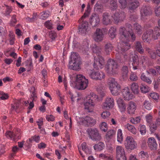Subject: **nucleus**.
Here are the masks:
<instances>
[{
	"label": "nucleus",
	"instance_id": "f257e3e1",
	"mask_svg": "<svg viewBox=\"0 0 160 160\" xmlns=\"http://www.w3.org/2000/svg\"><path fill=\"white\" fill-rule=\"evenodd\" d=\"M132 26L130 24H127L125 27H121L119 30L120 35V45H118L117 51L118 53H122L127 51L131 47L130 44L128 42L131 40L133 42L135 39L136 36L133 32L130 31Z\"/></svg>",
	"mask_w": 160,
	"mask_h": 160
},
{
	"label": "nucleus",
	"instance_id": "f03ea898",
	"mask_svg": "<svg viewBox=\"0 0 160 160\" xmlns=\"http://www.w3.org/2000/svg\"><path fill=\"white\" fill-rule=\"evenodd\" d=\"M92 50L93 53L94 62L93 66L97 69H102L104 65V60L100 56L101 48L95 44H93L91 46Z\"/></svg>",
	"mask_w": 160,
	"mask_h": 160
},
{
	"label": "nucleus",
	"instance_id": "7ed1b4c3",
	"mask_svg": "<svg viewBox=\"0 0 160 160\" xmlns=\"http://www.w3.org/2000/svg\"><path fill=\"white\" fill-rule=\"evenodd\" d=\"M98 98V96L93 92L87 95L84 98L85 109L88 112H92Z\"/></svg>",
	"mask_w": 160,
	"mask_h": 160
},
{
	"label": "nucleus",
	"instance_id": "20e7f679",
	"mask_svg": "<svg viewBox=\"0 0 160 160\" xmlns=\"http://www.w3.org/2000/svg\"><path fill=\"white\" fill-rule=\"evenodd\" d=\"M90 11V6H88L87 11L84 13V15L82 16L81 18L79 20V22L81 23V25L79 28V32L83 35L87 34L90 29V27L89 26L88 23L85 20L86 18L89 15Z\"/></svg>",
	"mask_w": 160,
	"mask_h": 160
},
{
	"label": "nucleus",
	"instance_id": "39448f33",
	"mask_svg": "<svg viewBox=\"0 0 160 160\" xmlns=\"http://www.w3.org/2000/svg\"><path fill=\"white\" fill-rule=\"evenodd\" d=\"M75 81L72 83V86L79 90H85L88 87V80L81 74L77 75Z\"/></svg>",
	"mask_w": 160,
	"mask_h": 160
},
{
	"label": "nucleus",
	"instance_id": "423d86ee",
	"mask_svg": "<svg viewBox=\"0 0 160 160\" xmlns=\"http://www.w3.org/2000/svg\"><path fill=\"white\" fill-rule=\"evenodd\" d=\"M160 36V29L157 27L153 30L149 29L143 34L142 39L144 42H150L152 40H156Z\"/></svg>",
	"mask_w": 160,
	"mask_h": 160
},
{
	"label": "nucleus",
	"instance_id": "0eeeda50",
	"mask_svg": "<svg viewBox=\"0 0 160 160\" xmlns=\"http://www.w3.org/2000/svg\"><path fill=\"white\" fill-rule=\"evenodd\" d=\"M118 66L117 62L113 59H109L105 66L106 72L110 75H113L117 73Z\"/></svg>",
	"mask_w": 160,
	"mask_h": 160
},
{
	"label": "nucleus",
	"instance_id": "6e6552de",
	"mask_svg": "<svg viewBox=\"0 0 160 160\" xmlns=\"http://www.w3.org/2000/svg\"><path fill=\"white\" fill-rule=\"evenodd\" d=\"M108 84L109 86L112 94L114 95H117L120 92V86L113 78H109L108 81Z\"/></svg>",
	"mask_w": 160,
	"mask_h": 160
},
{
	"label": "nucleus",
	"instance_id": "1a4fd4ad",
	"mask_svg": "<svg viewBox=\"0 0 160 160\" xmlns=\"http://www.w3.org/2000/svg\"><path fill=\"white\" fill-rule=\"evenodd\" d=\"M71 68L75 70L78 71L81 69V60L78 54L76 52L72 53L71 55Z\"/></svg>",
	"mask_w": 160,
	"mask_h": 160
},
{
	"label": "nucleus",
	"instance_id": "9d476101",
	"mask_svg": "<svg viewBox=\"0 0 160 160\" xmlns=\"http://www.w3.org/2000/svg\"><path fill=\"white\" fill-rule=\"evenodd\" d=\"M76 120L80 125L86 126H92L96 123V120L89 117H86L84 118L77 117Z\"/></svg>",
	"mask_w": 160,
	"mask_h": 160
},
{
	"label": "nucleus",
	"instance_id": "9b49d317",
	"mask_svg": "<svg viewBox=\"0 0 160 160\" xmlns=\"http://www.w3.org/2000/svg\"><path fill=\"white\" fill-rule=\"evenodd\" d=\"M125 60L128 62H132V65L134 70L139 68V64L138 60V56L132 53H130L129 56H128L126 54L124 55Z\"/></svg>",
	"mask_w": 160,
	"mask_h": 160
},
{
	"label": "nucleus",
	"instance_id": "f8f14e48",
	"mask_svg": "<svg viewBox=\"0 0 160 160\" xmlns=\"http://www.w3.org/2000/svg\"><path fill=\"white\" fill-rule=\"evenodd\" d=\"M125 146L127 149L133 150L136 148L137 144L132 136H128L125 138Z\"/></svg>",
	"mask_w": 160,
	"mask_h": 160
},
{
	"label": "nucleus",
	"instance_id": "ddd939ff",
	"mask_svg": "<svg viewBox=\"0 0 160 160\" xmlns=\"http://www.w3.org/2000/svg\"><path fill=\"white\" fill-rule=\"evenodd\" d=\"M87 132L90 138L92 140H99L101 139V136L98 129L96 128H90L87 130Z\"/></svg>",
	"mask_w": 160,
	"mask_h": 160
},
{
	"label": "nucleus",
	"instance_id": "4468645a",
	"mask_svg": "<svg viewBox=\"0 0 160 160\" xmlns=\"http://www.w3.org/2000/svg\"><path fill=\"white\" fill-rule=\"evenodd\" d=\"M88 41L87 39H85L83 41L82 46H80V44L77 42L76 39H74L73 42L72 47L74 48H82V49H84L83 50L86 52L88 50Z\"/></svg>",
	"mask_w": 160,
	"mask_h": 160
},
{
	"label": "nucleus",
	"instance_id": "2eb2a0df",
	"mask_svg": "<svg viewBox=\"0 0 160 160\" xmlns=\"http://www.w3.org/2000/svg\"><path fill=\"white\" fill-rule=\"evenodd\" d=\"M114 105V100L112 98L107 97L102 104V108L108 110L113 108Z\"/></svg>",
	"mask_w": 160,
	"mask_h": 160
},
{
	"label": "nucleus",
	"instance_id": "dca6fc26",
	"mask_svg": "<svg viewBox=\"0 0 160 160\" xmlns=\"http://www.w3.org/2000/svg\"><path fill=\"white\" fill-rule=\"evenodd\" d=\"M90 77L92 79L95 80H102L105 78L104 73L100 71L96 72L93 70H91L89 72Z\"/></svg>",
	"mask_w": 160,
	"mask_h": 160
},
{
	"label": "nucleus",
	"instance_id": "f3484780",
	"mask_svg": "<svg viewBox=\"0 0 160 160\" xmlns=\"http://www.w3.org/2000/svg\"><path fill=\"white\" fill-rule=\"evenodd\" d=\"M122 97L125 100L129 101L132 99L133 95L130 92V89L128 87L124 88L122 91Z\"/></svg>",
	"mask_w": 160,
	"mask_h": 160
},
{
	"label": "nucleus",
	"instance_id": "a211bd4d",
	"mask_svg": "<svg viewBox=\"0 0 160 160\" xmlns=\"http://www.w3.org/2000/svg\"><path fill=\"white\" fill-rule=\"evenodd\" d=\"M112 17L116 23H118L123 21L126 17V14L123 12L120 13L116 12L114 13Z\"/></svg>",
	"mask_w": 160,
	"mask_h": 160
},
{
	"label": "nucleus",
	"instance_id": "6ab92c4d",
	"mask_svg": "<svg viewBox=\"0 0 160 160\" xmlns=\"http://www.w3.org/2000/svg\"><path fill=\"white\" fill-rule=\"evenodd\" d=\"M103 38L104 34L102 30L100 28L97 29L93 36V39L96 42H98L102 41Z\"/></svg>",
	"mask_w": 160,
	"mask_h": 160
},
{
	"label": "nucleus",
	"instance_id": "aec40b11",
	"mask_svg": "<svg viewBox=\"0 0 160 160\" xmlns=\"http://www.w3.org/2000/svg\"><path fill=\"white\" fill-rule=\"evenodd\" d=\"M32 91L31 92V96L32 98V101L29 102L28 101H27L24 102V104L26 106H27L29 104V106L28 108L29 109H32L33 108L34 106L33 101H35L37 98L36 93L34 91L35 90L34 88L32 87Z\"/></svg>",
	"mask_w": 160,
	"mask_h": 160
},
{
	"label": "nucleus",
	"instance_id": "412c9836",
	"mask_svg": "<svg viewBox=\"0 0 160 160\" xmlns=\"http://www.w3.org/2000/svg\"><path fill=\"white\" fill-rule=\"evenodd\" d=\"M152 13V10L149 7L143 6L142 7L140 11L141 16L142 19H145L146 16L150 15Z\"/></svg>",
	"mask_w": 160,
	"mask_h": 160
},
{
	"label": "nucleus",
	"instance_id": "4be33fe9",
	"mask_svg": "<svg viewBox=\"0 0 160 160\" xmlns=\"http://www.w3.org/2000/svg\"><path fill=\"white\" fill-rule=\"evenodd\" d=\"M137 108L136 103L132 101L129 102L127 105V112L129 114H134Z\"/></svg>",
	"mask_w": 160,
	"mask_h": 160
},
{
	"label": "nucleus",
	"instance_id": "5701e85b",
	"mask_svg": "<svg viewBox=\"0 0 160 160\" xmlns=\"http://www.w3.org/2000/svg\"><path fill=\"white\" fill-rule=\"evenodd\" d=\"M139 5V2L137 0H131L129 2L128 4L129 11L131 12H134Z\"/></svg>",
	"mask_w": 160,
	"mask_h": 160
},
{
	"label": "nucleus",
	"instance_id": "b1692460",
	"mask_svg": "<svg viewBox=\"0 0 160 160\" xmlns=\"http://www.w3.org/2000/svg\"><path fill=\"white\" fill-rule=\"evenodd\" d=\"M117 102L120 111L122 112H124L126 110V106L123 99L121 98H118Z\"/></svg>",
	"mask_w": 160,
	"mask_h": 160
},
{
	"label": "nucleus",
	"instance_id": "393cba45",
	"mask_svg": "<svg viewBox=\"0 0 160 160\" xmlns=\"http://www.w3.org/2000/svg\"><path fill=\"white\" fill-rule=\"evenodd\" d=\"M100 18L98 15L93 14L90 18V22L91 24L94 26H96L100 22Z\"/></svg>",
	"mask_w": 160,
	"mask_h": 160
},
{
	"label": "nucleus",
	"instance_id": "a878e982",
	"mask_svg": "<svg viewBox=\"0 0 160 160\" xmlns=\"http://www.w3.org/2000/svg\"><path fill=\"white\" fill-rule=\"evenodd\" d=\"M148 143L149 148L152 150L157 149L158 144L155 139L153 137H151L148 138Z\"/></svg>",
	"mask_w": 160,
	"mask_h": 160
},
{
	"label": "nucleus",
	"instance_id": "bb28decb",
	"mask_svg": "<svg viewBox=\"0 0 160 160\" xmlns=\"http://www.w3.org/2000/svg\"><path fill=\"white\" fill-rule=\"evenodd\" d=\"M116 150V157H119L122 155H125V150L122 146H117Z\"/></svg>",
	"mask_w": 160,
	"mask_h": 160
},
{
	"label": "nucleus",
	"instance_id": "cd10ccee",
	"mask_svg": "<svg viewBox=\"0 0 160 160\" xmlns=\"http://www.w3.org/2000/svg\"><path fill=\"white\" fill-rule=\"evenodd\" d=\"M102 22L104 24L108 25L111 22L110 17L108 13H103L102 16Z\"/></svg>",
	"mask_w": 160,
	"mask_h": 160
},
{
	"label": "nucleus",
	"instance_id": "c85d7f7f",
	"mask_svg": "<svg viewBox=\"0 0 160 160\" xmlns=\"http://www.w3.org/2000/svg\"><path fill=\"white\" fill-rule=\"evenodd\" d=\"M116 134V131L113 129L109 130L106 133L105 138L109 142Z\"/></svg>",
	"mask_w": 160,
	"mask_h": 160
},
{
	"label": "nucleus",
	"instance_id": "c756f323",
	"mask_svg": "<svg viewBox=\"0 0 160 160\" xmlns=\"http://www.w3.org/2000/svg\"><path fill=\"white\" fill-rule=\"evenodd\" d=\"M117 141L119 143L122 144L123 141L122 131V129H119L117 131Z\"/></svg>",
	"mask_w": 160,
	"mask_h": 160
},
{
	"label": "nucleus",
	"instance_id": "7c9ffc66",
	"mask_svg": "<svg viewBox=\"0 0 160 160\" xmlns=\"http://www.w3.org/2000/svg\"><path fill=\"white\" fill-rule=\"evenodd\" d=\"M40 138L39 136H35L27 140L26 142L27 144L26 145L28 147H30V144L32 142L33 140H34L37 142H38L40 141Z\"/></svg>",
	"mask_w": 160,
	"mask_h": 160
},
{
	"label": "nucleus",
	"instance_id": "2f4dec72",
	"mask_svg": "<svg viewBox=\"0 0 160 160\" xmlns=\"http://www.w3.org/2000/svg\"><path fill=\"white\" fill-rule=\"evenodd\" d=\"M99 158L104 159L112 160L113 158V156L112 155H109L106 153H101L99 154Z\"/></svg>",
	"mask_w": 160,
	"mask_h": 160
},
{
	"label": "nucleus",
	"instance_id": "473e14b6",
	"mask_svg": "<svg viewBox=\"0 0 160 160\" xmlns=\"http://www.w3.org/2000/svg\"><path fill=\"white\" fill-rule=\"evenodd\" d=\"M138 156L139 158L142 160H146L149 157L148 152L143 151L140 152L138 153Z\"/></svg>",
	"mask_w": 160,
	"mask_h": 160
},
{
	"label": "nucleus",
	"instance_id": "72a5a7b5",
	"mask_svg": "<svg viewBox=\"0 0 160 160\" xmlns=\"http://www.w3.org/2000/svg\"><path fill=\"white\" fill-rule=\"evenodd\" d=\"M156 122H155L153 123V122H152V123L148 125L150 129L153 131L157 128L158 126L160 125V118L157 119Z\"/></svg>",
	"mask_w": 160,
	"mask_h": 160
},
{
	"label": "nucleus",
	"instance_id": "f704fd0d",
	"mask_svg": "<svg viewBox=\"0 0 160 160\" xmlns=\"http://www.w3.org/2000/svg\"><path fill=\"white\" fill-rule=\"evenodd\" d=\"M99 128L102 132H106L108 130V125L105 122H102L99 125Z\"/></svg>",
	"mask_w": 160,
	"mask_h": 160
},
{
	"label": "nucleus",
	"instance_id": "c9c22d12",
	"mask_svg": "<svg viewBox=\"0 0 160 160\" xmlns=\"http://www.w3.org/2000/svg\"><path fill=\"white\" fill-rule=\"evenodd\" d=\"M125 127L132 133L134 134H136L137 130L136 128L133 126L129 123H128L125 125Z\"/></svg>",
	"mask_w": 160,
	"mask_h": 160
},
{
	"label": "nucleus",
	"instance_id": "e433bc0d",
	"mask_svg": "<svg viewBox=\"0 0 160 160\" xmlns=\"http://www.w3.org/2000/svg\"><path fill=\"white\" fill-rule=\"evenodd\" d=\"M134 30L135 32L138 35L141 34L142 33V31L141 29V27L138 23H135L134 24Z\"/></svg>",
	"mask_w": 160,
	"mask_h": 160
},
{
	"label": "nucleus",
	"instance_id": "4c0bfd02",
	"mask_svg": "<svg viewBox=\"0 0 160 160\" xmlns=\"http://www.w3.org/2000/svg\"><path fill=\"white\" fill-rule=\"evenodd\" d=\"M105 147V145L102 142H100L97 144H95L94 146V149L96 151L102 150Z\"/></svg>",
	"mask_w": 160,
	"mask_h": 160
},
{
	"label": "nucleus",
	"instance_id": "58836bf2",
	"mask_svg": "<svg viewBox=\"0 0 160 160\" xmlns=\"http://www.w3.org/2000/svg\"><path fill=\"white\" fill-rule=\"evenodd\" d=\"M131 88L134 94H138V84L136 83H133L131 85Z\"/></svg>",
	"mask_w": 160,
	"mask_h": 160
},
{
	"label": "nucleus",
	"instance_id": "ea45409f",
	"mask_svg": "<svg viewBox=\"0 0 160 160\" xmlns=\"http://www.w3.org/2000/svg\"><path fill=\"white\" fill-rule=\"evenodd\" d=\"M116 28L115 27H111L109 30V35L112 38H114L116 36Z\"/></svg>",
	"mask_w": 160,
	"mask_h": 160
},
{
	"label": "nucleus",
	"instance_id": "a19ab883",
	"mask_svg": "<svg viewBox=\"0 0 160 160\" xmlns=\"http://www.w3.org/2000/svg\"><path fill=\"white\" fill-rule=\"evenodd\" d=\"M140 88L141 92L143 93H147L150 91V88L145 84H142Z\"/></svg>",
	"mask_w": 160,
	"mask_h": 160
},
{
	"label": "nucleus",
	"instance_id": "79ce46f5",
	"mask_svg": "<svg viewBox=\"0 0 160 160\" xmlns=\"http://www.w3.org/2000/svg\"><path fill=\"white\" fill-rule=\"evenodd\" d=\"M141 78L143 81L149 84H151L152 82V80L149 78L146 77L144 73L141 74Z\"/></svg>",
	"mask_w": 160,
	"mask_h": 160
},
{
	"label": "nucleus",
	"instance_id": "37998d69",
	"mask_svg": "<svg viewBox=\"0 0 160 160\" xmlns=\"http://www.w3.org/2000/svg\"><path fill=\"white\" fill-rule=\"evenodd\" d=\"M143 106L144 108L148 110H151L152 108L151 103L149 101L147 100H145L144 102Z\"/></svg>",
	"mask_w": 160,
	"mask_h": 160
},
{
	"label": "nucleus",
	"instance_id": "c03bdc74",
	"mask_svg": "<svg viewBox=\"0 0 160 160\" xmlns=\"http://www.w3.org/2000/svg\"><path fill=\"white\" fill-rule=\"evenodd\" d=\"M136 49L140 53H143L144 50L142 46L141 43L139 42H137L135 44Z\"/></svg>",
	"mask_w": 160,
	"mask_h": 160
},
{
	"label": "nucleus",
	"instance_id": "a18cd8bd",
	"mask_svg": "<svg viewBox=\"0 0 160 160\" xmlns=\"http://www.w3.org/2000/svg\"><path fill=\"white\" fill-rule=\"evenodd\" d=\"M117 4L116 1L112 0L110 1L109 7L112 10H115L117 8Z\"/></svg>",
	"mask_w": 160,
	"mask_h": 160
},
{
	"label": "nucleus",
	"instance_id": "49530a36",
	"mask_svg": "<svg viewBox=\"0 0 160 160\" xmlns=\"http://www.w3.org/2000/svg\"><path fill=\"white\" fill-rule=\"evenodd\" d=\"M82 150L86 154L90 153L91 151L88 148L86 143L85 142H83L82 144Z\"/></svg>",
	"mask_w": 160,
	"mask_h": 160
},
{
	"label": "nucleus",
	"instance_id": "de8ad7c7",
	"mask_svg": "<svg viewBox=\"0 0 160 160\" xmlns=\"http://www.w3.org/2000/svg\"><path fill=\"white\" fill-rule=\"evenodd\" d=\"M138 129L141 134L144 135L146 134V129L145 125L140 124L138 126Z\"/></svg>",
	"mask_w": 160,
	"mask_h": 160
},
{
	"label": "nucleus",
	"instance_id": "09e8293b",
	"mask_svg": "<svg viewBox=\"0 0 160 160\" xmlns=\"http://www.w3.org/2000/svg\"><path fill=\"white\" fill-rule=\"evenodd\" d=\"M5 135L7 137L9 138L12 140L14 139L15 137H18L17 134L15 135L12 132L9 131L7 132L6 133Z\"/></svg>",
	"mask_w": 160,
	"mask_h": 160
},
{
	"label": "nucleus",
	"instance_id": "8fccbe9b",
	"mask_svg": "<svg viewBox=\"0 0 160 160\" xmlns=\"http://www.w3.org/2000/svg\"><path fill=\"white\" fill-rule=\"evenodd\" d=\"M146 50L149 53L152 58L154 59L156 58V55L153 50L150 49L148 48H147Z\"/></svg>",
	"mask_w": 160,
	"mask_h": 160
},
{
	"label": "nucleus",
	"instance_id": "3c124183",
	"mask_svg": "<svg viewBox=\"0 0 160 160\" xmlns=\"http://www.w3.org/2000/svg\"><path fill=\"white\" fill-rule=\"evenodd\" d=\"M113 48V47L110 43H107L105 46V50L106 53L108 54L111 51Z\"/></svg>",
	"mask_w": 160,
	"mask_h": 160
},
{
	"label": "nucleus",
	"instance_id": "603ef678",
	"mask_svg": "<svg viewBox=\"0 0 160 160\" xmlns=\"http://www.w3.org/2000/svg\"><path fill=\"white\" fill-rule=\"evenodd\" d=\"M122 76L123 79L126 78L128 72V70L127 66H124L122 69Z\"/></svg>",
	"mask_w": 160,
	"mask_h": 160
},
{
	"label": "nucleus",
	"instance_id": "864d4df0",
	"mask_svg": "<svg viewBox=\"0 0 160 160\" xmlns=\"http://www.w3.org/2000/svg\"><path fill=\"white\" fill-rule=\"evenodd\" d=\"M6 7V9L4 14L6 16H9L10 14L12 11V8L11 6L5 5Z\"/></svg>",
	"mask_w": 160,
	"mask_h": 160
},
{
	"label": "nucleus",
	"instance_id": "5fc2aeb1",
	"mask_svg": "<svg viewBox=\"0 0 160 160\" xmlns=\"http://www.w3.org/2000/svg\"><path fill=\"white\" fill-rule=\"evenodd\" d=\"M111 114L108 111H103L101 114V117L103 119H107L109 116Z\"/></svg>",
	"mask_w": 160,
	"mask_h": 160
},
{
	"label": "nucleus",
	"instance_id": "6e6d98bb",
	"mask_svg": "<svg viewBox=\"0 0 160 160\" xmlns=\"http://www.w3.org/2000/svg\"><path fill=\"white\" fill-rule=\"evenodd\" d=\"M118 1L120 4L121 8L124 9L126 7L127 3L126 0H118Z\"/></svg>",
	"mask_w": 160,
	"mask_h": 160
},
{
	"label": "nucleus",
	"instance_id": "4d7b16f0",
	"mask_svg": "<svg viewBox=\"0 0 160 160\" xmlns=\"http://www.w3.org/2000/svg\"><path fill=\"white\" fill-rule=\"evenodd\" d=\"M140 120V118L139 117H138L135 118H131L130 120V121L133 124H136L139 123Z\"/></svg>",
	"mask_w": 160,
	"mask_h": 160
},
{
	"label": "nucleus",
	"instance_id": "13d9d810",
	"mask_svg": "<svg viewBox=\"0 0 160 160\" xmlns=\"http://www.w3.org/2000/svg\"><path fill=\"white\" fill-rule=\"evenodd\" d=\"M49 16V13L47 12H43L40 14V18L42 19H46Z\"/></svg>",
	"mask_w": 160,
	"mask_h": 160
},
{
	"label": "nucleus",
	"instance_id": "bf43d9fd",
	"mask_svg": "<svg viewBox=\"0 0 160 160\" xmlns=\"http://www.w3.org/2000/svg\"><path fill=\"white\" fill-rule=\"evenodd\" d=\"M9 42L10 44L11 45H13L14 43L15 40V36L14 34L10 32L9 35Z\"/></svg>",
	"mask_w": 160,
	"mask_h": 160
},
{
	"label": "nucleus",
	"instance_id": "052dcab7",
	"mask_svg": "<svg viewBox=\"0 0 160 160\" xmlns=\"http://www.w3.org/2000/svg\"><path fill=\"white\" fill-rule=\"evenodd\" d=\"M8 96L7 94L0 91V99L4 100L8 99Z\"/></svg>",
	"mask_w": 160,
	"mask_h": 160
},
{
	"label": "nucleus",
	"instance_id": "680f3d73",
	"mask_svg": "<svg viewBox=\"0 0 160 160\" xmlns=\"http://www.w3.org/2000/svg\"><path fill=\"white\" fill-rule=\"evenodd\" d=\"M146 118L148 125L151 123L153 122L152 121V116L150 114H148L146 116Z\"/></svg>",
	"mask_w": 160,
	"mask_h": 160
},
{
	"label": "nucleus",
	"instance_id": "e2e57ef3",
	"mask_svg": "<svg viewBox=\"0 0 160 160\" xmlns=\"http://www.w3.org/2000/svg\"><path fill=\"white\" fill-rule=\"evenodd\" d=\"M150 97L153 99L155 100H157L159 98L158 94L156 93H151L149 95Z\"/></svg>",
	"mask_w": 160,
	"mask_h": 160
},
{
	"label": "nucleus",
	"instance_id": "0e129e2a",
	"mask_svg": "<svg viewBox=\"0 0 160 160\" xmlns=\"http://www.w3.org/2000/svg\"><path fill=\"white\" fill-rule=\"evenodd\" d=\"M46 118L49 122H53L54 121L55 118L52 115H48L46 116Z\"/></svg>",
	"mask_w": 160,
	"mask_h": 160
},
{
	"label": "nucleus",
	"instance_id": "69168bd1",
	"mask_svg": "<svg viewBox=\"0 0 160 160\" xmlns=\"http://www.w3.org/2000/svg\"><path fill=\"white\" fill-rule=\"evenodd\" d=\"M45 26L49 29H52V23L48 21L45 23Z\"/></svg>",
	"mask_w": 160,
	"mask_h": 160
},
{
	"label": "nucleus",
	"instance_id": "338daca9",
	"mask_svg": "<svg viewBox=\"0 0 160 160\" xmlns=\"http://www.w3.org/2000/svg\"><path fill=\"white\" fill-rule=\"evenodd\" d=\"M94 9L98 12H102V6L99 5V3H97L95 5L94 7Z\"/></svg>",
	"mask_w": 160,
	"mask_h": 160
},
{
	"label": "nucleus",
	"instance_id": "774afa93",
	"mask_svg": "<svg viewBox=\"0 0 160 160\" xmlns=\"http://www.w3.org/2000/svg\"><path fill=\"white\" fill-rule=\"evenodd\" d=\"M130 79L132 81H135L138 80V77L133 73H132L130 76Z\"/></svg>",
	"mask_w": 160,
	"mask_h": 160
}]
</instances>
